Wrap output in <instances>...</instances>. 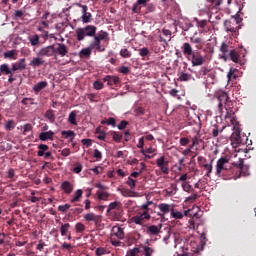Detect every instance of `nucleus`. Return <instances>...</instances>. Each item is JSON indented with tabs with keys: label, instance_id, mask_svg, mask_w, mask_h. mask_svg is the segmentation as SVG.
I'll list each match as a JSON object with an SVG mask.
<instances>
[{
	"label": "nucleus",
	"instance_id": "f257e3e1",
	"mask_svg": "<svg viewBox=\"0 0 256 256\" xmlns=\"http://www.w3.org/2000/svg\"><path fill=\"white\" fill-rule=\"evenodd\" d=\"M181 50L185 57L191 58L192 67L202 66L206 62L204 56H202L199 51H193V47L189 43H183Z\"/></svg>",
	"mask_w": 256,
	"mask_h": 256
},
{
	"label": "nucleus",
	"instance_id": "f03ea898",
	"mask_svg": "<svg viewBox=\"0 0 256 256\" xmlns=\"http://www.w3.org/2000/svg\"><path fill=\"white\" fill-rule=\"evenodd\" d=\"M217 101H219V113L223 115V106L224 110H226V115L224 116V119H230L232 116V111H230L232 106V101H230V98L228 97V94L225 92H222L217 96Z\"/></svg>",
	"mask_w": 256,
	"mask_h": 256
},
{
	"label": "nucleus",
	"instance_id": "7ed1b4c3",
	"mask_svg": "<svg viewBox=\"0 0 256 256\" xmlns=\"http://www.w3.org/2000/svg\"><path fill=\"white\" fill-rule=\"evenodd\" d=\"M226 174L230 175L229 179L246 177L249 175V166L243 165V160L239 159V162L235 164V167L226 171Z\"/></svg>",
	"mask_w": 256,
	"mask_h": 256
},
{
	"label": "nucleus",
	"instance_id": "20e7f679",
	"mask_svg": "<svg viewBox=\"0 0 256 256\" xmlns=\"http://www.w3.org/2000/svg\"><path fill=\"white\" fill-rule=\"evenodd\" d=\"M97 34V27L93 25H87L84 28H78L76 30V40L84 41L85 37H95Z\"/></svg>",
	"mask_w": 256,
	"mask_h": 256
},
{
	"label": "nucleus",
	"instance_id": "39448f33",
	"mask_svg": "<svg viewBox=\"0 0 256 256\" xmlns=\"http://www.w3.org/2000/svg\"><path fill=\"white\" fill-rule=\"evenodd\" d=\"M226 164H228L227 157H221L219 158V160H217V165L215 166V175H217V177H221V175H226V172L234 168L227 167Z\"/></svg>",
	"mask_w": 256,
	"mask_h": 256
},
{
	"label": "nucleus",
	"instance_id": "423d86ee",
	"mask_svg": "<svg viewBox=\"0 0 256 256\" xmlns=\"http://www.w3.org/2000/svg\"><path fill=\"white\" fill-rule=\"evenodd\" d=\"M50 47H54V52L59 57H65L69 54V48L63 43H55L54 45H50Z\"/></svg>",
	"mask_w": 256,
	"mask_h": 256
},
{
	"label": "nucleus",
	"instance_id": "0eeeda50",
	"mask_svg": "<svg viewBox=\"0 0 256 256\" xmlns=\"http://www.w3.org/2000/svg\"><path fill=\"white\" fill-rule=\"evenodd\" d=\"M151 219V216L147 211L142 212L140 215L132 216L130 218V223L136 224V225H143L145 220Z\"/></svg>",
	"mask_w": 256,
	"mask_h": 256
},
{
	"label": "nucleus",
	"instance_id": "6e6552de",
	"mask_svg": "<svg viewBox=\"0 0 256 256\" xmlns=\"http://www.w3.org/2000/svg\"><path fill=\"white\" fill-rule=\"evenodd\" d=\"M155 164L157 165V167H159L160 172H162V174L168 175V173H169L168 161L165 159L164 156H160V158H158L155 161Z\"/></svg>",
	"mask_w": 256,
	"mask_h": 256
},
{
	"label": "nucleus",
	"instance_id": "1a4fd4ad",
	"mask_svg": "<svg viewBox=\"0 0 256 256\" xmlns=\"http://www.w3.org/2000/svg\"><path fill=\"white\" fill-rule=\"evenodd\" d=\"M54 55L57 56L56 52L54 51V46H46L38 50V56L40 57H52Z\"/></svg>",
	"mask_w": 256,
	"mask_h": 256
},
{
	"label": "nucleus",
	"instance_id": "9d476101",
	"mask_svg": "<svg viewBox=\"0 0 256 256\" xmlns=\"http://www.w3.org/2000/svg\"><path fill=\"white\" fill-rule=\"evenodd\" d=\"M160 212L157 214L160 218H164V215L174 212V208L170 204H159Z\"/></svg>",
	"mask_w": 256,
	"mask_h": 256
},
{
	"label": "nucleus",
	"instance_id": "9b49d317",
	"mask_svg": "<svg viewBox=\"0 0 256 256\" xmlns=\"http://www.w3.org/2000/svg\"><path fill=\"white\" fill-rule=\"evenodd\" d=\"M161 229H163V225H151L147 227L146 234L149 236H158L161 233Z\"/></svg>",
	"mask_w": 256,
	"mask_h": 256
},
{
	"label": "nucleus",
	"instance_id": "f8f14e48",
	"mask_svg": "<svg viewBox=\"0 0 256 256\" xmlns=\"http://www.w3.org/2000/svg\"><path fill=\"white\" fill-rule=\"evenodd\" d=\"M102 81H103L104 83H107V85L110 86V87H112V86H117V85H119V83H120L119 77H117V76H111V75H106V77H104V78L102 79Z\"/></svg>",
	"mask_w": 256,
	"mask_h": 256
},
{
	"label": "nucleus",
	"instance_id": "ddd939ff",
	"mask_svg": "<svg viewBox=\"0 0 256 256\" xmlns=\"http://www.w3.org/2000/svg\"><path fill=\"white\" fill-rule=\"evenodd\" d=\"M101 41L100 39H93V41H91V43H89V47L91 49H94L97 52H104L105 48L101 45Z\"/></svg>",
	"mask_w": 256,
	"mask_h": 256
},
{
	"label": "nucleus",
	"instance_id": "4468645a",
	"mask_svg": "<svg viewBox=\"0 0 256 256\" xmlns=\"http://www.w3.org/2000/svg\"><path fill=\"white\" fill-rule=\"evenodd\" d=\"M78 7L82 8V22L85 24L91 22V13L87 12V6L78 4Z\"/></svg>",
	"mask_w": 256,
	"mask_h": 256
},
{
	"label": "nucleus",
	"instance_id": "2eb2a0df",
	"mask_svg": "<svg viewBox=\"0 0 256 256\" xmlns=\"http://www.w3.org/2000/svg\"><path fill=\"white\" fill-rule=\"evenodd\" d=\"M84 220L87 222H95V224L101 223V216L93 214V212H89L84 215Z\"/></svg>",
	"mask_w": 256,
	"mask_h": 256
},
{
	"label": "nucleus",
	"instance_id": "dca6fc26",
	"mask_svg": "<svg viewBox=\"0 0 256 256\" xmlns=\"http://www.w3.org/2000/svg\"><path fill=\"white\" fill-rule=\"evenodd\" d=\"M106 213L110 215L112 221H120L121 217H123V210H106Z\"/></svg>",
	"mask_w": 256,
	"mask_h": 256
},
{
	"label": "nucleus",
	"instance_id": "f3484780",
	"mask_svg": "<svg viewBox=\"0 0 256 256\" xmlns=\"http://www.w3.org/2000/svg\"><path fill=\"white\" fill-rule=\"evenodd\" d=\"M114 237H116L119 240L125 238V233L123 232V228L119 226L112 227V238Z\"/></svg>",
	"mask_w": 256,
	"mask_h": 256
},
{
	"label": "nucleus",
	"instance_id": "a211bd4d",
	"mask_svg": "<svg viewBox=\"0 0 256 256\" xmlns=\"http://www.w3.org/2000/svg\"><path fill=\"white\" fill-rule=\"evenodd\" d=\"M224 31H226V33H237L238 27H234V22L225 20L224 21Z\"/></svg>",
	"mask_w": 256,
	"mask_h": 256
},
{
	"label": "nucleus",
	"instance_id": "6ab92c4d",
	"mask_svg": "<svg viewBox=\"0 0 256 256\" xmlns=\"http://www.w3.org/2000/svg\"><path fill=\"white\" fill-rule=\"evenodd\" d=\"M219 51H221V59L226 61L228 60L227 54H229L232 50H230V46L228 44L222 42L221 47L219 48Z\"/></svg>",
	"mask_w": 256,
	"mask_h": 256
},
{
	"label": "nucleus",
	"instance_id": "aec40b11",
	"mask_svg": "<svg viewBox=\"0 0 256 256\" xmlns=\"http://www.w3.org/2000/svg\"><path fill=\"white\" fill-rule=\"evenodd\" d=\"M38 139L40 141H48V140H54V132L52 130L48 132H42L38 134Z\"/></svg>",
	"mask_w": 256,
	"mask_h": 256
},
{
	"label": "nucleus",
	"instance_id": "412c9836",
	"mask_svg": "<svg viewBox=\"0 0 256 256\" xmlns=\"http://www.w3.org/2000/svg\"><path fill=\"white\" fill-rule=\"evenodd\" d=\"M45 63L44 59L41 57H35L31 59L29 62V66L33 67V69L39 68L40 66H43Z\"/></svg>",
	"mask_w": 256,
	"mask_h": 256
},
{
	"label": "nucleus",
	"instance_id": "4be33fe9",
	"mask_svg": "<svg viewBox=\"0 0 256 256\" xmlns=\"http://www.w3.org/2000/svg\"><path fill=\"white\" fill-rule=\"evenodd\" d=\"M12 71H23L25 70V58L20 59L16 63H12Z\"/></svg>",
	"mask_w": 256,
	"mask_h": 256
},
{
	"label": "nucleus",
	"instance_id": "5701e85b",
	"mask_svg": "<svg viewBox=\"0 0 256 256\" xmlns=\"http://www.w3.org/2000/svg\"><path fill=\"white\" fill-rule=\"evenodd\" d=\"M231 139H232V142L236 143L237 145L241 144L239 127L237 126L234 127V133H232Z\"/></svg>",
	"mask_w": 256,
	"mask_h": 256
},
{
	"label": "nucleus",
	"instance_id": "b1692460",
	"mask_svg": "<svg viewBox=\"0 0 256 256\" xmlns=\"http://www.w3.org/2000/svg\"><path fill=\"white\" fill-rule=\"evenodd\" d=\"M61 190H63V192H65V194L71 195L72 190H73L71 182L65 181V182L61 183Z\"/></svg>",
	"mask_w": 256,
	"mask_h": 256
},
{
	"label": "nucleus",
	"instance_id": "393cba45",
	"mask_svg": "<svg viewBox=\"0 0 256 256\" xmlns=\"http://www.w3.org/2000/svg\"><path fill=\"white\" fill-rule=\"evenodd\" d=\"M123 210V207H121V203L118 201H114L108 205L107 211L110 213V211H118Z\"/></svg>",
	"mask_w": 256,
	"mask_h": 256
},
{
	"label": "nucleus",
	"instance_id": "a878e982",
	"mask_svg": "<svg viewBox=\"0 0 256 256\" xmlns=\"http://www.w3.org/2000/svg\"><path fill=\"white\" fill-rule=\"evenodd\" d=\"M0 72L3 73V75L7 76L12 75V73L16 71H12V68H9V64H1Z\"/></svg>",
	"mask_w": 256,
	"mask_h": 256
},
{
	"label": "nucleus",
	"instance_id": "bb28decb",
	"mask_svg": "<svg viewBox=\"0 0 256 256\" xmlns=\"http://www.w3.org/2000/svg\"><path fill=\"white\" fill-rule=\"evenodd\" d=\"M61 135L65 139H70V142H72L74 140V137L76 136V134L72 130H63L61 131Z\"/></svg>",
	"mask_w": 256,
	"mask_h": 256
},
{
	"label": "nucleus",
	"instance_id": "cd10ccee",
	"mask_svg": "<svg viewBox=\"0 0 256 256\" xmlns=\"http://www.w3.org/2000/svg\"><path fill=\"white\" fill-rule=\"evenodd\" d=\"M83 194L84 192L82 191V189L76 190V192H74V197L70 199V203L80 202Z\"/></svg>",
	"mask_w": 256,
	"mask_h": 256
},
{
	"label": "nucleus",
	"instance_id": "c85d7f7f",
	"mask_svg": "<svg viewBox=\"0 0 256 256\" xmlns=\"http://www.w3.org/2000/svg\"><path fill=\"white\" fill-rule=\"evenodd\" d=\"M226 56H228V58H230V60H232V62L239 63V53H238V51L232 50V51H230V53L226 54Z\"/></svg>",
	"mask_w": 256,
	"mask_h": 256
},
{
	"label": "nucleus",
	"instance_id": "c756f323",
	"mask_svg": "<svg viewBox=\"0 0 256 256\" xmlns=\"http://www.w3.org/2000/svg\"><path fill=\"white\" fill-rule=\"evenodd\" d=\"M47 86H48V83L46 81L38 82L35 86H33V91L35 93H39Z\"/></svg>",
	"mask_w": 256,
	"mask_h": 256
},
{
	"label": "nucleus",
	"instance_id": "7c9ffc66",
	"mask_svg": "<svg viewBox=\"0 0 256 256\" xmlns=\"http://www.w3.org/2000/svg\"><path fill=\"white\" fill-rule=\"evenodd\" d=\"M44 117L50 121V123H55V111L50 109L46 111V114H44Z\"/></svg>",
	"mask_w": 256,
	"mask_h": 256
},
{
	"label": "nucleus",
	"instance_id": "2f4dec72",
	"mask_svg": "<svg viewBox=\"0 0 256 256\" xmlns=\"http://www.w3.org/2000/svg\"><path fill=\"white\" fill-rule=\"evenodd\" d=\"M95 50L94 48L86 47L80 51V58H88L91 56V51Z\"/></svg>",
	"mask_w": 256,
	"mask_h": 256
},
{
	"label": "nucleus",
	"instance_id": "473e14b6",
	"mask_svg": "<svg viewBox=\"0 0 256 256\" xmlns=\"http://www.w3.org/2000/svg\"><path fill=\"white\" fill-rule=\"evenodd\" d=\"M110 197V194L108 192L99 190L97 191V198H99L100 201H106Z\"/></svg>",
	"mask_w": 256,
	"mask_h": 256
},
{
	"label": "nucleus",
	"instance_id": "72a5a7b5",
	"mask_svg": "<svg viewBox=\"0 0 256 256\" xmlns=\"http://www.w3.org/2000/svg\"><path fill=\"white\" fill-rule=\"evenodd\" d=\"M93 37V40H106V38L108 37V33L105 31H100L99 34H95V36H90Z\"/></svg>",
	"mask_w": 256,
	"mask_h": 256
},
{
	"label": "nucleus",
	"instance_id": "f704fd0d",
	"mask_svg": "<svg viewBox=\"0 0 256 256\" xmlns=\"http://www.w3.org/2000/svg\"><path fill=\"white\" fill-rule=\"evenodd\" d=\"M48 149H49V147H48V145H46V144H40V145H38L37 156H38V157H42V155H43L44 153H46V151H48Z\"/></svg>",
	"mask_w": 256,
	"mask_h": 256
},
{
	"label": "nucleus",
	"instance_id": "c9c22d12",
	"mask_svg": "<svg viewBox=\"0 0 256 256\" xmlns=\"http://www.w3.org/2000/svg\"><path fill=\"white\" fill-rule=\"evenodd\" d=\"M200 166L204 167V170H206V177H209V175L213 171V160H211L209 164H204Z\"/></svg>",
	"mask_w": 256,
	"mask_h": 256
},
{
	"label": "nucleus",
	"instance_id": "e433bc0d",
	"mask_svg": "<svg viewBox=\"0 0 256 256\" xmlns=\"http://www.w3.org/2000/svg\"><path fill=\"white\" fill-rule=\"evenodd\" d=\"M68 123L70 125H78V122H76V112L72 111L68 114Z\"/></svg>",
	"mask_w": 256,
	"mask_h": 256
},
{
	"label": "nucleus",
	"instance_id": "4c0bfd02",
	"mask_svg": "<svg viewBox=\"0 0 256 256\" xmlns=\"http://www.w3.org/2000/svg\"><path fill=\"white\" fill-rule=\"evenodd\" d=\"M5 59H10V60H16V51L15 50H10L7 51L3 54Z\"/></svg>",
	"mask_w": 256,
	"mask_h": 256
},
{
	"label": "nucleus",
	"instance_id": "58836bf2",
	"mask_svg": "<svg viewBox=\"0 0 256 256\" xmlns=\"http://www.w3.org/2000/svg\"><path fill=\"white\" fill-rule=\"evenodd\" d=\"M100 124L115 127V119L113 117H110L108 119L100 121Z\"/></svg>",
	"mask_w": 256,
	"mask_h": 256
},
{
	"label": "nucleus",
	"instance_id": "ea45409f",
	"mask_svg": "<svg viewBox=\"0 0 256 256\" xmlns=\"http://www.w3.org/2000/svg\"><path fill=\"white\" fill-rule=\"evenodd\" d=\"M69 228H71V224L69 223L62 224L60 228L61 236H67V233L69 232Z\"/></svg>",
	"mask_w": 256,
	"mask_h": 256
},
{
	"label": "nucleus",
	"instance_id": "a19ab883",
	"mask_svg": "<svg viewBox=\"0 0 256 256\" xmlns=\"http://www.w3.org/2000/svg\"><path fill=\"white\" fill-rule=\"evenodd\" d=\"M73 249H74V246H72L71 243L61 244V250H63V251H66L68 253H72Z\"/></svg>",
	"mask_w": 256,
	"mask_h": 256
},
{
	"label": "nucleus",
	"instance_id": "79ce46f5",
	"mask_svg": "<svg viewBox=\"0 0 256 256\" xmlns=\"http://www.w3.org/2000/svg\"><path fill=\"white\" fill-rule=\"evenodd\" d=\"M29 42L31 43V46L36 47L39 45V35H33L29 37Z\"/></svg>",
	"mask_w": 256,
	"mask_h": 256
},
{
	"label": "nucleus",
	"instance_id": "37998d69",
	"mask_svg": "<svg viewBox=\"0 0 256 256\" xmlns=\"http://www.w3.org/2000/svg\"><path fill=\"white\" fill-rule=\"evenodd\" d=\"M119 55L125 59H129L131 58V51H129L127 48H123L121 51H119Z\"/></svg>",
	"mask_w": 256,
	"mask_h": 256
},
{
	"label": "nucleus",
	"instance_id": "c03bdc74",
	"mask_svg": "<svg viewBox=\"0 0 256 256\" xmlns=\"http://www.w3.org/2000/svg\"><path fill=\"white\" fill-rule=\"evenodd\" d=\"M112 139L116 141L117 143H120L121 140L123 139V135L120 134L119 132L112 131Z\"/></svg>",
	"mask_w": 256,
	"mask_h": 256
},
{
	"label": "nucleus",
	"instance_id": "a18cd8bd",
	"mask_svg": "<svg viewBox=\"0 0 256 256\" xmlns=\"http://www.w3.org/2000/svg\"><path fill=\"white\" fill-rule=\"evenodd\" d=\"M71 209V204H64V205H59L57 207V211L61 213H67V211Z\"/></svg>",
	"mask_w": 256,
	"mask_h": 256
},
{
	"label": "nucleus",
	"instance_id": "49530a36",
	"mask_svg": "<svg viewBox=\"0 0 256 256\" xmlns=\"http://www.w3.org/2000/svg\"><path fill=\"white\" fill-rule=\"evenodd\" d=\"M142 250L144 251V256H152L155 253V250L151 247L142 246Z\"/></svg>",
	"mask_w": 256,
	"mask_h": 256
},
{
	"label": "nucleus",
	"instance_id": "de8ad7c7",
	"mask_svg": "<svg viewBox=\"0 0 256 256\" xmlns=\"http://www.w3.org/2000/svg\"><path fill=\"white\" fill-rule=\"evenodd\" d=\"M208 3L211 4L213 9H217L223 4V0H208Z\"/></svg>",
	"mask_w": 256,
	"mask_h": 256
},
{
	"label": "nucleus",
	"instance_id": "09e8293b",
	"mask_svg": "<svg viewBox=\"0 0 256 256\" xmlns=\"http://www.w3.org/2000/svg\"><path fill=\"white\" fill-rule=\"evenodd\" d=\"M142 252V250H140V248H132L129 251H127V256H136L138 254H140Z\"/></svg>",
	"mask_w": 256,
	"mask_h": 256
},
{
	"label": "nucleus",
	"instance_id": "8fccbe9b",
	"mask_svg": "<svg viewBox=\"0 0 256 256\" xmlns=\"http://www.w3.org/2000/svg\"><path fill=\"white\" fill-rule=\"evenodd\" d=\"M138 52H139L138 54L142 58H146L147 56H149V50L147 49V47L140 48V50H138Z\"/></svg>",
	"mask_w": 256,
	"mask_h": 256
},
{
	"label": "nucleus",
	"instance_id": "3c124183",
	"mask_svg": "<svg viewBox=\"0 0 256 256\" xmlns=\"http://www.w3.org/2000/svg\"><path fill=\"white\" fill-rule=\"evenodd\" d=\"M117 72H119L123 75H127L131 72V69L129 67H126V66H121V67H119V69H117Z\"/></svg>",
	"mask_w": 256,
	"mask_h": 256
},
{
	"label": "nucleus",
	"instance_id": "603ef678",
	"mask_svg": "<svg viewBox=\"0 0 256 256\" xmlns=\"http://www.w3.org/2000/svg\"><path fill=\"white\" fill-rule=\"evenodd\" d=\"M140 149H142V150H140V154H142L144 156H146V154H153V153H155V149H153L151 147H149L147 149H144V148H140Z\"/></svg>",
	"mask_w": 256,
	"mask_h": 256
},
{
	"label": "nucleus",
	"instance_id": "864d4df0",
	"mask_svg": "<svg viewBox=\"0 0 256 256\" xmlns=\"http://www.w3.org/2000/svg\"><path fill=\"white\" fill-rule=\"evenodd\" d=\"M189 77H190L189 74H187V73H181V74H179L178 81H179V82H187V81H189Z\"/></svg>",
	"mask_w": 256,
	"mask_h": 256
},
{
	"label": "nucleus",
	"instance_id": "5fc2aeb1",
	"mask_svg": "<svg viewBox=\"0 0 256 256\" xmlns=\"http://www.w3.org/2000/svg\"><path fill=\"white\" fill-rule=\"evenodd\" d=\"M75 229H76V232L83 233L85 231V225L82 223H76Z\"/></svg>",
	"mask_w": 256,
	"mask_h": 256
},
{
	"label": "nucleus",
	"instance_id": "6e6d98bb",
	"mask_svg": "<svg viewBox=\"0 0 256 256\" xmlns=\"http://www.w3.org/2000/svg\"><path fill=\"white\" fill-rule=\"evenodd\" d=\"M211 136L213 138H216L219 136V127L217 125L213 126V128L211 129Z\"/></svg>",
	"mask_w": 256,
	"mask_h": 256
},
{
	"label": "nucleus",
	"instance_id": "4d7b16f0",
	"mask_svg": "<svg viewBox=\"0 0 256 256\" xmlns=\"http://www.w3.org/2000/svg\"><path fill=\"white\" fill-rule=\"evenodd\" d=\"M15 124L13 120H8L7 124L5 125V128L7 131H12L14 130Z\"/></svg>",
	"mask_w": 256,
	"mask_h": 256
},
{
	"label": "nucleus",
	"instance_id": "13d9d810",
	"mask_svg": "<svg viewBox=\"0 0 256 256\" xmlns=\"http://www.w3.org/2000/svg\"><path fill=\"white\" fill-rule=\"evenodd\" d=\"M127 186L130 187L131 190H133L136 187V180H133L131 177L127 180Z\"/></svg>",
	"mask_w": 256,
	"mask_h": 256
},
{
	"label": "nucleus",
	"instance_id": "bf43d9fd",
	"mask_svg": "<svg viewBox=\"0 0 256 256\" xmlns=\"http://www.w3.org/2000/svg\"><path fill=\"white\" fill-rule=\"evenodd\" d=\"M172 218L174 219H183V214L181 212H175V211H172L170 212Z\"/></svg>",
	"mask_w": 256,
	"mask_h": 256
},
{
	"label": "nucleus",
	"instance_id": "052dcab7",
	"mask_svg": "<svg viewBox=\"0 0 256 256\" xmlns=\"http://www.w3.org/2000/svg\"><path fill=\"white\" fill-rule=\"evenodd\" d=\"M127 125H129V122H127L126 120H123L121 121V123H119V125H117V129L125 130V128H127Z\"/></svg>",
	"mask_w": 256,
	"mask_h": 256
},
{
	"label": "nucleus",
	"instance_id": "680f3d73",
	"mask_svg": "<svg viewBox=\"0 0 256 256\" xmlns=\"http://www.w3.org/2000/svg\"><path fill=\"white\" fill-rule=\"evenodd\" d=\"M196 25L200 28V29H204L207 25V20H196Z\"/></svg>",
	"mask_w": 256,
	"mask_h": 256
},
{
	"label": "nucleus",
	"instance_id": "e2e57ef3",
	"mask_svg": "<svg viewBox=\"0 0 256 256\" xmlns=\"http://www.w3.org/2000/svg\"><path fill=\"white\" fill-rule=\"evenodd\" d=\"M93 157L97 159V161H101L102 153L100 150L95 149L93 153Z\"/></svg>",
	"mask_w": 256,
	"mask_h": 256
},
{
	"label": "nucleus",
	"instance_id": "0e129e2a",
	"mask_svg": "<svg viewBox=\"0 0 256 256\" xmlns=\"http://www.w3.org/2000/svg\"><path fill=\"white\" fill-rule=\"evenodd\" d=\"M14 177H15L14 169L13 168L8 169L7 178L14 181Z\"/></svg>",
	"mask_w": 256,
	"mask_h": 256
},
{
	"label": "nucleus",
	"instance_id": "69168bd1",
	"mask_svg": "<svg viewBox=\"0 0 256 256\" xmlns=\"http://www.w3.org/2000/svg\"><path fill=\"white\" fill-rule=\"evenodd\" d=\"M103 87H104V85L101 82H99V81H95L93 83V88L95 90H102Z\"/></svg>",
	"mask_w": 256,
	"mask_h": 256
},
{
	"label": "nucleus",
	"instance_id": "338daca9",
	"mask_svg": "<svg viewBox=\"0 0 256 256\" xmlns=\"http://www.w3.org/2000/svg\"><path fill=\"white\" fill-rule=\"evenodd\" d=\"M106 253V250L103 247H99L97 248V250H95V254L97 256H103Z\"/></svg>",
	"mask_w": 256,
	"mask_h": 256
},
{
	"label": "nucleus",
	"instance_id": "774afa93",
	"mask_svg": "<svg viewBox=\"0 0 256 256\" xmlns=\"http://www.w3.org/2000/svg\"><path fill=\"white\" fill-rule=\"evenodd\" d=\"M32 101H33L32 98H24V99H22V104H24L25 106L34 105L35 103H33Z\"/></svg>",
	"mask_w": 256,
	"mask_h": 256
}]
</instances>
